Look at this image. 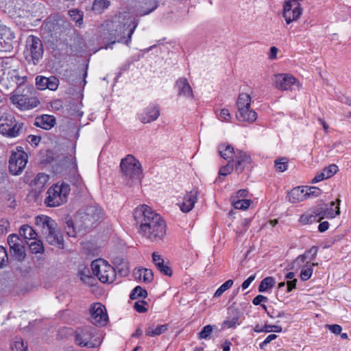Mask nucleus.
<instances>
[{
  "label": "nucleus",
  "instance_id": "obj_1",
  "mask_svg": "<svg viewBox=\"0 0 351 351\" xmlns=\"http://www.w3.org/2000/svg\"><path fill=\"white\" fill-rule=\"evenodd\" d=\"M134 217L141 235L152 242L163 241L166 235V223L151 207L147 205L137 207Z\"/></svg>",
  "mask_w": 351,
  "mask_h": 351
},
{
  "label": "nucleus",
  "instance_id": "obj_2",
  "mask_svg": "<svg viewBox=\"0 0 351 351\" xmlns=\"http://www.w3.org/2000/svg\"><path fill=\"white\" fill-rule=\"evenodd\" d=\"M117 19L112 22V29L101 35L103 40L109 41L105 45V49H112V45L116 43H123L129 46L132 36L138 24V21L128 12L119 13Z\"/></svg>",
  "mask_w": 351,
  "mask_h": 351
},
{
  "label": "nucleus",
  "instance_id": "obj_3",
  "mask_svg": "<svg viewBox=\"0 0 351 351\" xmlns=\"http://www.w3.org/2000/svg\"><path fill=\"white\" fill-rule=\"evenodd\" d=\"M36 225L41 229L46 241L59 249L64 248L63 236L57 228L56 221L48 216H37L35 219Z\"/></svg>",
  "mask_w": 351,
  "mask_h": 351
},
{
  "label": "nucleus",
  "instance_id": "obj_4",
  "mask_svg": "<svg viewBox=\"0 0 351 351\" xmlns=\"http://www.w3.org/2000/svg\"><path fill=\"white\" fill-rule=\"evenodd\" d=\"M70 185L64 181L58 182L49 188L45 204L49 207H56L68 201L70 194Z\"/></svg>",
  "mask_w": 351,
  "mask_h": 351
},
{
  "label": "nucleus",
  "instance_id": "obj_5",
  "mask_svg": "<svg viewBox=\"0 0 351 351\" xmlns=\"http://www.w3.org/2000/svg\"><path fill=\"white\" fill-rule=\"evenodd\" d=\"M91 268L94 275L102 283H112L116 278L117 273L114 268L104 259L93 261L91 263Z\"/></svg>",
  "mask_w": 351,
  "mask_h": 351
},
{
  "label": "nucleus",
  "instance_id": "obj_6",
  "mask_svg": "<svg viewBox=\"0 0 351 351\" xmlns=\"http://www.w3.org/2000/svg\"><path fill=\"white\" fill-rule=\"evenodd\" d=\"M23 130V123L16 120L14 115L4 113L0 117V134L9 137L19 136Z\"/></svg>",
  "mask_w": 351,
  "mask_h": 351
},
{
  "label": "nucleus",
  "instance_id": "obj_7",
  "mask_svg": "<svg viewBox=\"0 0 351 351\" xmlns=\"http://www.w3.org/2000/svg\"><path fill=\"white\" fill-rule=\"evenodd\" d=\"M121 172L131 180H140L141 178V166L140 162L132 155H128L120 163Z\"/></svg>",
  "mask_w": 351,
  "mask_h": 351
},
{
  "label": "nucleus",
  "instance_id": "obj_8",
  "mask_svg": "<svg viewBox=\"0 0 351 351\" xmlns=\"http://www.w3.org/2000/svg\"><path fill=\"white\" fill-rule=\"evenodd\" d=\"M43 44L40 38L35 36H29L26 40L25 58L36 65L43 57Z\"/></svg>",
  "mask_w": 351,
  "mask_h": 351
},
{
  "label": "nucleus",
  "instance_id": "obj_9",
  "mask_svg": "<svg viewBox=\"0 0 351 351\" xmlns=\"http://www.w3.org/2000/svg\"><path fill=\"white\" fill-rule=\"evenodd\" d=\"M21 149L17 147V152H12L10 158L9 169L12 175L21 173L27 162V154Z\"/></svg>",
  "mask_w": 351,
  "mask_h": 351
},
{
  "label": "nucleus",
  "instance_id": "obj_10",
  "mask_svg": "<svg viewBox=\"0 0 351 351\" xmlns=\"http://www.w3.org/2000/svg\"><path fill=\"white\" fill-rule=\"evenodd\" d=\"M10 101L21 110H27L36 108L40 104L36 97L29 96L25 94H13L10 97Z\"/></svg>",
  "mask_w": 351,
  "mask_h": 351
},
{
  "label": "nucleus",
  "instance_id": "obj_11",
  "mask_svg": "<svg viewBox=\"0 0 351 351\" xmlns=\"http://www.w3.org/2000/svg\"><path fill=\"white\" fill-rule=\"evenodd\" d=\"M302 14L300 3L297 1L288 0L283 5V17L287 24L298 20Z\"/></svg>",
  "mask_w": 351,
  "mask_h": 351
},
{
  "label": "nucleus",
  "instance_id": "obj_12",
  "mask_svg": "<svg viewBox=\"0 0 351 351\" xmlns=\"http://www.w3.org/2000/svg\"><path fill=\"white\" fill-rule=\"evenodd\" d=\"M10 256L15 260L21 261L25 256L23 241L16 234H10L8 237Z\"/></svg>",
  "mask_w": 351,
  "mask_h": 351
},
{
  "label": "nucleus",
  "instance_id": "obj_13",
  "mask_svg": "<svg viewBox=\"0 0 351 351\" xmlns=\"http://www.w3.org/2000/svg\"><path fill=\"white\" fill-rule=\"evenodd\" d=\"M90 322L95 325L104 326L108 319L106 308L101 303L96 302L90 308Z\"/></svg>",
  "mask_w": 351,
  "mask_h": 351
},
{
  "label": "nucleus",
  "instance_id": "obj_14",
  "mask_svg": "<svg viewBox=\"0 0 351 351\" xmlns=\"http://www.w3.org/2000/svg\"><path fill=\"white\" fill-rule=\"evenodd\" d=\"M94 337L93 328L89 326H84L77 328L75 331V342L82 347L93 348L95 344L91 341Z\"/></svg>",
  "mask_w": 351,
  "mask_h": 351
},
{
  "label": "nucleus",
  "instance_id": "obj_15",
  "mask_svg": "<svg viewBox=\"0 0 351 351\" xmlns=\"http://www.w3.org/2000/svg\"><path fill=\"white\" fill-rule=\"evenodd\" d=\"M273 82L275 87L280 90H291L297 81L292 75L278 73L274 76Z\"/></svg>",
  "mask_w": 351,
  "mask_h": 351
},
{
  "label": "nucleus",
  "instance_id": "obj_16",
  "mask_svg": "<svg viewBox=\"0 0 351 351\" xmlns=\"http://www.w3.org/2000/svg\"><path fill=\"white\" fill-rule=\"evenodd\" d=\"M58 85L59 80L53 75L49 77L38 75L36 77V86L39 90L49 89L51 90H56L58 89Z\"/></svg>",
  "mask_w": 351,
  "mask_h": 351
},
{
  "label": "nucleus",
  "instance_id": "obj_17",
  "mask_svg": "<svg viewBox=\"0 0 351 351\" xmlns=\"http://www.w3.org/2000/svg\"><path fill=\"white\" fill-rule=\"evenodd\" d=\"M198 193L197 189H193L184 195L182 202L178 204L183 213H189L194 208L195 204L197 201Z\"/></svg>",
  "mask_w": 351,
  "mask_h": 351
},
{
  "label": "nucleus",
  "instance_id": "obj_18",
  "mask_svg": "<svg viewBox=\"0 0 351 351\" xmlns=\"http://www.w3.org/2000/svg\"><path fill=\"white\" fill-rule=\"evenodd\" d=\"M159 116V106L158 105L151 104L139 115V119L143 123H148L156 121Z\"/></svg>",
  "mask_w": 351,
  "mask_h": 351
},
{
  "label": "nucleus",
  "instance_id": "obj_19",
  "mask_svg": "<svg viewBox=\"0 0 351 351\" xmlns=\"http://www.w3.org/2000/svg\"><path fill=\"white\" fill-rule=\"evenodd\" d=\"M235 158V171L237 173H241L252 162L251 156L240 149L236 150Z\"/></svg>",
  "mask_w": 351,
  "mask_h": 351
},
{
  "label": "nucleus",
  "instance_id": "obj_20",
  "mask_svg": "<svg viewBox=\"0 0 351 351\" xmlns=\"http://www.w3.org/2000/svg\"><path fill=\"white\" fill-rule=\"evenodd\" d=\"M318 252V247L313 246L308 250H306L303 254H301L297 257L295 260H294L291 266V269H293L298 267H301L302 264H304L307 258H309V261H313Z\"/></svg>",
  "mask_w": 351,
  "mask_h": 351
},
{
  "label": "nucleus",
  "instance_id": "obj_21",
  "mask_svg": "<svg viewBox=\"0 0 351 351\" xmlns=\"http://www.w3.org/2000/svg\"><path fill=\"white\" fill-rule=\"evenodd\" d=\"M179 96L184 97L186 99H193V93L192 88L185 77L179 78L176 82Z\"/></svg>",
  "mask_w": 351,
  "mask_h": 351
},
{
  "label": "nucleus",
  "instance_id": "obj_22",
  "mask_svg": "<svg viewBox=\"0 0 351 351\" xmlns=\"http://www.w3.org/2000/svg\"><path fill=\"white\" fill-rule=\"evenodd\" d=\"M56 123V119L54 116L43 114L36 118L34 125L44 130H49L55 125Z\"/></svg>",
  "mask_w": 351,
  "mask_h": 351
},
{
  "label": "nucleus",
  "instance_id": "obj_23",
  "mask_svg": "<svg viewBox=\"0 0 351 351\" xmlns=\"http://www.w3.org/2000/svg\"><path fill=\"white\" fill-rule=\"evenodd\" d=\"M152 261L160 273L167 276L172 275L171 268L167 263H165V261L158 252L152 254Z\"/></svg>",
  "mask_w": 351,
  "mask_h": 351
},
{
  "label": "nucleus",
  "instance_id": "obj_24",
  "mask_svg": "<svg viewBox=\"0 0 351 351\" xmlns=\"http://www.w3.org/2000/svg\"><path fill=\"white\" fill-rule=\"evenodd\" d=\"M237 118L239 121L252 123L257 119L256 112L250 108H240L237 110Z\"/></svg>",
  "mask_w": 351,
  "mask_h": 351
},
{
  "label": "nucleus",
  "instance_id": "obj_25",
  "mask_svg": "<svg viewBox=\"0 0 351 351\" xmlns=\"http://www.w3.org/2000/svg\"><path fill=\"white\" fill-rule=\"evenodd\" d=\"M134 276L136 280L145 283H150L154 279V273L152 270L147 268L134 269Z\"/></svg>",
  "mask_w": 351,
  "mask_h": 351
},
{
  "label": "nucleus",
  "instance_id": "obj_26",
  "mask_svg": "<svg viewBox=\"0 0 351 351\" xmlns=\"http://www.w3.org/2000/svg\"><path fill=\"white\" fill-rule=\"evenodd\" d=\"M287 198L292 204L299 203L306 199L304 186H298L293 189L288 193Z\"/></svg>",
  "mask_w": 351,
  "mask_h": 351
},
{
  "label": "nucleus",
  "instance_id": "obj_27",
  "mask_svg": "<svg viewBox=\"0 0 351 351\" xmlns=\"http://www.w3.org/2000/svg\"><path fill=\"white\" fill-rule=\"evenodd\" d=\"M99 214L100 212L94 207H90L88 208L84 216L82 217V218H84L85 226L88 227L89 226H92L95 221L98 220Z\"/></svg>",
  "mask_w": 351,
  "mask_h": 351
},
{
  "label": "nucleus",
  "instance_id": "obj_28",
  "mask_svg": "<svg viewBox=\"0 0 351 351\" xmlns=\"http://www.w3.org/2000/svg\"><path fill=\"white\" fill-rule=\"evenodd\" d=\"M218 152L221 157L225 160H232L234 155L236 156V151H234V147L225 143L220 144L218 146Z\"/></svg>",
  "mask_w": 351,
  "mask_h": 351
},
{
  "label": "nucleus",
  "instance_id": "obj_29",
  "mask_svg": "<svg viewBox=\"0 0 351 351\" xmlns=\"http://www.w3.org/2000/svg\"><path fill=\"white\" fill-rule=\"evenodd\" d=\"M169 328L168 324L162 325H151L149 326L145 330V335L149 337H155L163 334Z\"/></svg>",
  "mask_w": 351,
  "mask_h": 351
},
{
  "label": "nucleus",
  "instance_id": "obj_30",
  "mask_svg": "<svg viewBox=\"0 0 351 351\" xmlns=\"http://www.w3.org/2000/svg\"><path fill=\"white\" fill-rule=\"evenodd\" d=\"M158 7V4L155 0H145L144 6H142L140 10H138L137 14L139 16H145L149 14Z\"/></svg>",
  "mask_w": 351,
  "mask_h": 351
},
{
  "label": "nucleus",
  "instance_id": "obj_31",
  "mask_svg": "<svg viewBox=\"0 0 351 351\" xmlns=\"http://www.w3.org/2000/svg\"><path fill=\"white\" fill-rule=\"evenodd\" d=\"M230 202L234 208L243 210L247 209L252 203L250 199H238V196H232Z\"/></svg>",
  "mask_w": 351,
  "mask_h": 351
},
{
  "label": "nucleus",
  "instance_id": "obj_32",
  "mask_svg": "<svg viewBox=\"0 0 351 351\" xmlns=\"http://www.w3.org/2000/svg\"><path fill=\"white\" fill-rule=\"evenodd\" d=\"M20 235L24 237L26 240H32L36 239L37 237V233L29 225H23L19 230Z\"/></svg>",
  "mask_w": 351,
  "mask_h": 351
},
{
  "label": "nucleus",
  "instance_id": "obj_33",
  "mask_svg": "<svg viewBox=\"0 0 351 351\" xmlns=\"http://www.w3.org/2000/svg\"><path fill=\"white\" fill-rule=\"evenodd\" d=\"M71 20L75 22L76 26L81 27L83 25L84 12L79 9H72L69 11Z\"/></svg>",
  "mask_w": 351,
  "mask_h": 351
},
{
  "label": "nucleus",
  "instance_id": "obj_34",
  "mask_svg": "<svg viewBox=\"0 0 351 351\" xmlns=\"http://www.w3.org/2000/svg\"><path fill=\"white\" fill-rule=\"evenodd\" d=\"M251 100L252 98L249 94L245 93H240L237 101V110H239L240 108H250Z\"/></svg>",
  "mask_w": 351,
  "mask_h": 351
},
{
  "label": "nucleus",
  "instance_id": "obj_35",
  "mask_svg": "<svg viewBox=\"0 0 351 351\" xmlns=\"http://www.w3.org/2000/svg\"><path fill=\"white\" fill-rule=\"evenodd\" d=\"M276 284V281L274 278L271 276H268L263 278L259 286H258V291L259 292H266L269 289H271L274 287Z\"/></svg>",
  "mask_w": 351,
  "mask_h": 351
},
{
  "label": "nucleus",
  "instance_id": "obj_36",
  "mask_svg": "<svg viewBox=\"0 0 351 351\" xmlns=\"http://www.w3.org/2000/svg\"><path fill=\"white\" fill-rule=\"evenodd\" d=\"M12 351H27V344L21 337H15L10 343Z\"/></svg>",
  "mask_w": 351,
  "mask_h": 351
},
{
  "label": "nucleus",
  "instance_id": "obj_37",
  "mask_svg": "<svg viewBox=\"0 0 351 351\" xmlns=\"http://www.w3.org/2000/svg\"><path fill=\"white\" fill-rule=\"evenodd\" d=\"M239 312H237V315L233 317H228L226 320L222 323L223 328H235L237 325H239Z\"/></svg>",
  "mask_w": 351,
  "mask_h": 351
},
{
  "label": "nucleus",
  "instance_id": "obj_38",
  "mask_svg": "<svg viewBox=\"0 0 351 351\" xmlns=\"http://www.w3.org/2000/svg\"><path fill=\"white\" fill-rule=\"evenodd\" d=\"M147 295L145 289H143L141 286H136L130 293V298L131 300H136L137 298L145 299L147 297Z\"/></svg>",
  "mask_w": 351,
  "mask_h": 351
},
{
  "label": "nucleus",
  "instance_id": "obj_39",
  "mask_svg": "<svg viewBox=\"0 0 351 351\" xmlns=\"http://www.w3.org/2000/svg\"><path fill=\"white\" fill-rule=\"evenodd\" d=\"M299 221L303 225L311 224L314 222L319 221L311 210L302 214L300 216Z\"/></svg>",
  "mask_w": 351,
  "mask_h": 351
},
{
  "label": "nucleus",
  "instance_id": "obj_40",
  "mask_svg": "<svg viewBox=\"0 0 351 351\" xmlns=\"http://www.w3.org/2000/svg\"><path fill=\"white\" fill-rule=\"evenodd\" d=\"M335 202H332L330 203V208H324V217L328 219H333L336 215H339L340 210L339 207L337 206L335 207V210L334 209Z\"/></svg>",
  "mask_w": 351,
  "mask_h": 351
},
{
  "label": "nucleus",
  "instance_id": "obj_41",
  "mask_svg": "<svg viewBox=\"0 0 351 351\" xmlns=\"http://www.w3.org/2000/svg\"><path fill=\"white\" fill-rule=\"evenodd\" d=\"M110 4L108 0H95L93 3V10L99 12L108 8Z\"/></svg>",
  "mask_w": 351,
  "mask_h": 351
},
{
  "label": "nucleus",
  "instance_id": "obj_42",
  "mask_svg": "<svg viewBox=\"0 0 351 351\" xmlns=\"http://www.w3.org/2000/svg\"><path fill=\"white\" fill-rule=\"evenodd\" d=\"M29 249L33 254H38L44 252V246L40 240H35L29 244Z\"/></svg>",
  "mask_w": 351,
  "mask_h": 351
},
{
  "label": "nucleus",
  "instance_id": "obj_43",
  "mask_svg": "<svg viewBox=\"0 0 351 351\" xmlns=\"http://www.w3.org/2000/svg\"><path fill=\"white\" fill-rule=\"evenodd\" d=\"M232 280H228L223 284H222L215 291L214 294L215 298L220 297L226 290L230 289L233 285Z\"/></svg>",
  "mask_w": 351,
  "mask_h": 351
},
{
  "label": "nucleus",
  "instance_id": "obj_44",
  "mask_svg": "<svg viewBox=\"0 0 351 351\" xmlns=\"http://www.w3.org/2000/svg\"><path fill=\"white\" fill-rule=\"evenodd\" d=\"M306 198L317 197L321 194V189L316 186H304Z\"/></svg>",
  "mask_w": 351,
  "mask_h": 351
},
{
  "label": "nucleus",
  "instance_id": "obj_45",
  "mask_svg": "<svg viewBox=\"0 0 351 351\" xmlns=\"http://www.w3.org/2000/svg\"><path fill=\"white\" fill-rule=\"evenodd\" d=\"M213 326L211 325L205 326L202 330L198 333V337L200 339H207L210 337L213 332Z\"/></svg>",
  "mask_w": 351,
  "mask_h": 351
},
{
  "label": "nucleus",
  "instance_id": "obj_46",
  "mask_svg": "<svg viewBox=\"0 0 351 351\" xmlns=\"http://www.w3.org/2000/svg\"><path fill=\"white\" fill-rule=\"evenodd\" d=\"M312 274V266L305 265L301 270L300 278L303 281H306L311 277Z\"/></svg>",
  "mask_w": 351,
  "mask_h": 351
},
{
  "label": "nucleus",
  "instance_id": "obj_47",
  "mask_svg": "<svg viewBox=\"0 0 351 351\" xmlns=\"http://www.w3.org/2000/svg\"><path fill=\"white\" fill-rule=\"evenodd\" d=\"M234 169L232 160H230L226 165L222 167L219 171V178L221 176H226L230 174Z\"/></svg>",
  "mask_w": 351,
  "mask_h": 351
},
{
  "label": "nucleus",
  "instance_id": "obj_48",
  "mask_svg": "<svg viewBox=\"0 0 351 351\" xmlns=\"http://www.w3.org/2000/svg\"><path fill=\"white\" fill-rule=\"evenodd\" d=\"M275 167L280 172H284L287 169V160L282 158L275 160Z\"/></svg>",
  "mask_w": 351,
  "mask_h": 351
},
{
  "label": "nucleus",
  "instance_id": "obj_49",
  "mask_svg": "<svg viewBox=\"0 0 351 351\" xmlns=\"http://www.w3.org/2000/svg\"><path fill=\"white\" fill-rule=\"evenodd\" d=\"M338 171V167L335 165H330L323 170L325 177L329 178L334 176Z\"/></svg>",
  "mask_w": 351,
  "mask_h": 351
},
{
  "label": "nucleus",
  "instance_id": "obj_50",
  "mask_svg": "<svg viewBox=\"0 0 351 351\" xmlns=\"http://www.w3.org/2000/svg\"><path fill=\"white\" fill-rule=\"evenodd\" d=\"M49 180V176L44 173H39L36 176L34 182L37 184H40L42 186H44Z\"/></svg>",
  "mask_w": 351,
  "mask_h": 351
},
{
  "label": "nucleus",
  "instance_id": "obj_51",
  "mask_svg": "<svg viewBox=\"0 0 351 351\" xmlns=\"http://www.w3.org/2000/svg\"><path fill=\"white\" fill-rule=\"evenodd\" d=\"M66 234L71 237H75L77 232L74 228L73 222L71 220L66 221V226L65 227Z\"/></svg>",
  "mask_w": 351,
  "mask_h": 351
},
{
  "label": "nucleus",
  "instance_id": "obj_52",
  "mask_svg": "<svg viewBox=\"0 0 351 351\" xmlns=\"http://www.w3.org/2000/svg\"><path fill=\"white\" fill-rule=\"evenodd\" d=\"M147 302L144 300H139L134 303V309L141 313H145L147 311V308L145 307L147 305Z\"/></svg>",
  "mask_w": 351,
  "mask_h": 351
},
{
  "label": "nucleus",
  "instance_id": "obj_53",
  "mask_svg": "<svg viewBox=\"0 0 351 351\" xmlns=\"http://www.w3.org/2000/svg\"><path fill=\"white\" fill-rule=\"evenodd\" d=\"M313 213L315 215V217L319 221L322 219L325 218L324 217V208L323 207H316L311 210Z\"/></svg>",
  "mask_w": 351,
  "mask_h": 351
},
{
  "label": "nucleus",
  "instance_id": "obj_54",
  "mask_svg": "<svg viewBox=\"0 0 351 351\" xmlns=\"http://www.w3.org/2000/svg\"><path fill=\"white\" fill-rule=\"evenodd\" d=\"M80 277L82 281L90 285H93V282L95 280V278L93 276L86 274L84 271H80Z\"/></svg>",
  "mask_w": 351,
  "mask_h": 351
},
{
  "label": "nucleus",
  "instance_id": "obj_55",
  "mask_svg": "<svg viewBox=\"0 0 351 351\" xmlns=\"http://www.w3.org/2000/svg\"><path fill=\"white\" fill-rule=\"evenodd\" d=\"M8 260V254L4 247L0 245V268L2 267Z\"/></svg>",
  "mask_w": 351,
  "mask_h": 351
},
{
  "label": "nucleus",
  "instance_id": "obj_56",
  "mask_svg": "<svg viewBox=\"0 0 351 351\" xmlns=\"http://www.w3.org/2000/svg\"><path fill=\"white\" fill-rule=\"evenodd\" d=\"M219 116L221 119L226 121H230L232 118L230 111L226 108L221 109Z\"/></svg>",
  "mask_w": 351,
  "mask_h": 351
},
{
  "label": "nucleus",
  "instance_id": "obj_57",
  "mask_svg": "<svg viewBox=\"0 0 351 351\" xmlns=\"http://www.w3.org/2000/svg\"><path fill=\"white\" fill-rule=\"evenodd\" d=\"M268 298L263 295H258L252 300V304L255 306L261 305L262 302H267Z\"/></svg>",
  "mask_w": 351,
  "mask_h": 351
},
{
  "label": "nucleus",
  "instance_id": "obj_58",
  "mask_svg": "<svg viewBox=\"0 0 351 351\" xmlns=\"http://www.w3.org/2000/svg\"><path fill=\"white\" fill-rule=\"evenodd\" d=\"M326 328L329 329L330 332L335 335H339L341 332L342 328L338 324L326 325Z\"/></svg>",
  "mask_w": 351,
  "mask_h": 351
},
{
  "label": "nucleus",
  "instance_id": "obj_59",
  "mask_svg": "<svg viewBox=\"0 0 351 351\" xmlns=\"http://www.w3.org/2000/svg\"><path fill=\"white\" fill-rule=\"evenodd\" d=\"M27 141L34 146H37L40 141V137L35 135H29L27 136Z\"/></svg>",
  "mask_w": 351,
  "mask_h": 351
},
{
  "label": "nucleus",
  "instance_id": "obj_60",
  "mask_svg": "<svg viewBox=\"0 0 351 351\" xmlns=\"http://www.w3.org/2000/svg\"><path fill=\"white\" fill-rule=\"evenodd\" d=\"M265 327H269V332H281L282 331V328L278 325L265 324Z\"/></svg>",
  "mask_w": 351,
  "mask_h": 351
},
{
  "label": "nucleus",
  "instance_id": "obj_61",
  "mask_svg": "<svg viewBox=\"0 0 351 351\" xmlns=\"http://www.w3.org/2000/svg\"><path fill=\"white\" fill-rule=\"evenodd\" d=\"M278 49L276 47H271L270 48L269 58L271 60H275L277 58V53Z\"/></svg>",
  "mask_w": 351,
  "mask_h": 351
},
{
  "label": "nucleus",
  "instance_id": "obj_62",
  "mask_svg": "<svg viewBox=\"0 0 351 351\" xmlns=\"http://www.w3.org/2000/svg\"><path fill=\"white\" fill-rule=\"evenodd\" d=\"M329 228V223L328 221L321 222L318 226V230L320 232L326 231Z\"/></svg>",
  "mask_w": 351,
  "mask_h": 351
},
{
  "label": "nucleus",
  "instance_id": "obj_63",
  "mask_svg": "<svg viewBox=\"0 0 351 351\" xmlns=\"http://www.w3.org/2000/svg\"><path fill=\"white\" fill-rule=\"evenodd\" d=\"M51 106L52 108L58 110L62 107V102L60 99H56L51 102Z\"/></svg>",
  "mask_w": 351,
  "mask_h": 351
},
{
  "label": "nucleus",
  "instance_id": "obj_64",
  "mask_svg": "<svg viewBox=\"0 0 351 351\" xmlns=\"http://www.w3.org/2000/svg\"><path fill=\"white\" fill-rule=\"evenodd\" d=\"M297 279H293V280L287 281V292L291 291L296 287Z\"/></svg>",
  "mask_w": 351,
  "mask_h": 351
}]
</instances>
